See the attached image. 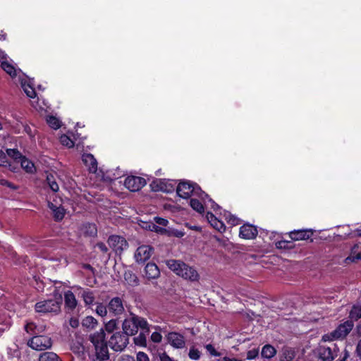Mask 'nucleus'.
I'll use <instances>...</instances> for the list:
<instances>
[{
	"label": "nucleus",
	"mask_w": 361,
	"mask_h": 361,
	"mask_svg": "<svg viewBox=\"0 0 361 361\" xmlns=\"http://www.w3.org/2000/svg\"><path fill=\"white\" fill-rule=\"evenodd\" d=\"M39 361H62L61 358L53 352H44L40 354Z\"/></svg>",
	"instance_id": "nucleus-25"
},
{
	"label": "nucleus",
	"mask_w": 361,
	"mask_h": 361,
	"mask_svg": "<svg viewBox=\"0 0 361 361\" xmlns=\"http://www.w3.org/2000/svg\"><path fill=\"white\" fill-rule=\"evenodd\" d=\"M47 182L53 192H56L59 191V185L56 183L54 176L51 173H49L47 176Z\"/></svg>",
	"instance_id": "nucleus-35"
},
{
	"label": "nucleus",
	"mask_w": 361,
	"mask_h": 361,
	"mask_svg": "<svg viewBox=\"0 0 361 361\" xmlns=\"http://www.w3.org/2000/svg\"><path fill=\"white\" fill-rule=\"evenodd\" d=\"M356 353L357 354V356L361 359V339L359 341L357 345Z\"/></svg>",
	"instance_id": "nucleus-55"
},
{
	"label": "nucleus",
	"mask_w": 361,
	"mask_h": 361,
	"mask_svg": "<svg viewBox=\"0 0 361 361\" xmlns=\"http://www.w3.org/2000/svg\"><path fill=\"white\" fill-rule=\"evenodd\" d=\"M108 310L114 316L121 315L125 312L123 300L119 297H114L108 304Z\"/></svg>",
	"instance_id": "nucleus-11"
},
{
	"label": "nucleus",
	"mask_w": 361,
	"mask_h": 361,
	"mask_svg": "<svg viewBox=\"0 0 361 361\" xmlns=\"http://www.w3.org/2000/svg\"><path fill=\"white\" fill-rule=\"evenodd\" d=\"M125 281L132 286L138 285V279L137 276L130 271H127L124 273Z\"/></svg>",
	"instance_id": "nucleus-28"
},
{
	"label": "nucleus",
	"mask_w": 361,
	"mask_h": 361,
	"mask_svg": "<svg viewBox=\"0 0 361 361\" xmlns=\"http://www.w3.org/2000/svg\"><path fill=\"white\" fill-rule=\"evenodd\" d=\"M103 253H106L108 252V247H106V245L102 243V242H99L98 243H97V245H96Z\"/></svg>",
	"instance_id": "nucleus-52"
},
{
	"label": "nucleus",
	"mask_w": 361,
	"mask_h": 361,
	"mask_svg": "<svg viewBox=\"0 0 361 361\" xmlns=\"http://www.w3.org/2000/svg\"><path fill=\"white\" fill-rule=\"evenodd\" d=\"M201 355V353L200 350L197 348H195L194 347L191 348L190 349L188 356L191 360H197L200 359Z\"/></svg>",
	"instance_id": "nucleus-44"
},
{
	"label": "nucleus",
	"mask_w": 361,
	"mask_h": 361,
	"mask_svg": "<svg viewBox=\"0 0 361 361\" xmlns=\"http://www.w3.org/2000/svg\"><path fill=\"white\" fill-rule=\"evenodd\" d=\"M6 38V34H0V40H5Z\"/></svg>",
	"instance_id": "nucleus-61"
},
{
	"label": "nucleus",
	"mask_w": 361,
	"mask_h": 361,
	"mask_svg": "<svg viewBox=\"0 0 361 361\" xmlns=\"http://www.w3.org/2000/svg\"><path fill=\"white\" fill-rule=\"evenodd\" d=\"M108 310V306L106 307L102 303L97 304L95 310L97 314L101 317H105L107 314Z\"/></svg>",
	"instance_id": "nucleus-43"
},
{
	"label": "nucleus",
	"mask_w": 361,
	"mask_h": 361,
	"mask_svg": "<svg viewBox=\"0 0 361 361\" xmlns=\"http://www.w3.org/2000/svg\"><path fill=\"white\" fill-rule=\"evenodd\" d=\"M97 324V320L92 316L85 317L82 321V326L88 329H94Z\"/></svg>",
	"instance_id": "nucleus-26"
},
{
	"label": "nucleus",
	"mask_w": 361,
	"mask_h": 361,
	"mask_svg": "<svg viewBox=\"0 0 361 361\" xmlns=\"http://www.w3.org/2000/svg\"><path fill=\"white\" fill-rule=\"evenodd\" d=\"M105 335L104 329H100L89 336L95 350L92 361H107L109 359L108 345L115 352H122L129 343V338L123 331L111 335L107 341Z\"/></svg>",
	"instance_id": "nucleus-1"
},
{
	"label": "nucleus",
	"mask_w": 361,
	"mask_h": 361,
	"mask_svg": "<svg viewBox=\"0 0 361 361\" xmlns=\"http://www.w3.org/2000/svg\"><path fill=\"white\" fill-rule=\"evenodd\" d=\"M82 267L85 269H87V270L91 271L92 273H94V269L90 264H84L82 265Z\"/></svg>",
	"instance_id": "nucleus-58"
},
{
	"label": "nucleus",
	"mask_w": 361,
	"mask_h": 361,
	"mask_svg": "<svg viewBox=\"0 0 361 361\" xmlns=\"http://www.w3.org/2000/svg\"><path fill=\"white\" fill-rule=\"evenodd\" d=\"M349 356H350V355H349L348 351L347 350H344V355H343V357L342 358V360H341V361H345V360H346L347 358H348V357H349Z\"/></svg>",
	"instance_id": "nucleus-59"
},
{
	"label": "nucleus",
	"mask_w": 361,
	"mask_h": 361,
	"mask_svg": "<svg viewBox=\"0 0 361 361\" xmlns=\"http://www.w3.org/2000/svg\"><path fill=\"white\" fill-rule=\"evenodd\" d=\"M350 319L357 320L361 317V307L354 305L349 314Z\"/></svg>",
	"instance_id": "nucleus-38"
},
{
	"label": "nucleus",
	"mask_w": 361,
	"mask_h": 361,
	"mask_svg": "<svg viewBox=\"0 0 361 361\" xmlns=\"http://www.w3.org/2000/svg\"><path fill=\"white\" fill-rule=\"evenodd\" d=\"M258 231L255 226L245 224L240 228L239 235L241 238L251 240L256 238Z\"/></svg>",
	"instance_id": "nucleus-14"
},
{
	"label": "nucleus",
	"mask_w": 361,
	"mask_h": 361,
	"mask_svg": "<svg viewBox=\"0 0 361 361\" xmlns=\"http://www.w3.org/2000/svg\"><path fill=\"white\" fill-rule=\"evenodd\" d=\"M151 339L154 343H160L162 339V336L159 332H153L151 335Z\"/></svg>",
	"instance_id": "nucleus-49"
},
{
	"label": "nucleus",
	"mask_w": 361,
	"mask_h": 361,
	"mask_svg": "<svg viewBox=\"0 0 361 361\" xmlns=\"http://www.w3.org/2000/svg\"><path fill=\"white\" fill-rule=\"evenodd\" d=\"M293 240H281L275 243V245L278 249L292 250L295 247Z\"/></svg>",
	"instance_id": "nucleus-31"
},
{
	"label": "nucleus",
	"mask_w": 361,
	"mask_h": 361,
	"mask_svg": "<svg viewBox=\"0 0 361 361\" xmlns=\"http://www.w3.org/2000/svg\"><path fill=\"white\" fill-rule=\"evenodd\" d=\"M160 361H174L166 353L159 355Z\"/></svg>",
	"instance_id": "nucleus-54"
},
{
	"label": "nucleus",
	"mask_w": 361,
	"mask_h": 361,
	"mask_svg": "<svg viewBox=\"0 0 361 361\" xmlns=\"http://www.w3.org/2000/svg\"><path fill=\"white\" fill-rule=\"evenodd\" d=\"M154 248L149 245H141L138 247L135 253V259L137 263H144L148 260L152 253Z\"/></svg>",
	"instance_id": "nucleus-10"
},
{
	"label": "nucleus",
	"mask_w": 361,
	"mask_h": 361,
	"mask_svg": "<svg viewBox=\"0 0 361 361\" xmlns=\"http://www.w3.org/2000/svg\"><path fill=\"white\" fill-rule=\"evenodd\" d=\"M206 217L214 228L221 233L226 231L224 224L221 221L219 220L212 212H207Z\"/></svg>",
	"instance_id": "nucleus-19"
},
{
	"label": "nucleus",
	"mask_w": 361,
	"mask_h": 361,
	"mask_svg": "<svg viewBox=\"0 0 361 361\" xmlns=\"http://www.w3.org/2000/svg\"><path fill=\"white\" fill-rule=\"evenodd\" d=\"M145 276L149 279H155L160 276V271L155 263H147L145 268Z\"/></svg>",
	"instance_id": "nucleus-18"
},
{
	"label": "nucleus",
	"mask_w": 361,
	"mask_h": 361,
	"mask_svg": "<svg viewBox=\"0 0 361 361\" xmlns=\"http://www.w3.org/2000/svg\"><path fill=\"white\" fill-rule=\"evenodd\" d=\"M136 361H149V359L145 353L138 352L136 356Z\"/></svg>",
	"instance_id": "nucleus-48"
},
{
	"label": "nucleus",
	"mask_w": 361,
	"mask_h": 361,
	"mask_svg": "<svg viewBox=\"0 0 361 361\" xmlns=\"http://www.w3.org/2000/svg\"><path fill=\"white\" fill-rule=\"evenodd\" d=\"M206 199H208V201L211 203V207L214 211H216L218 209H219L220 207L214 201H213L209 196H208V197H204V200H202L205 201Z\"/></svg>",
	"instance_id": "nucleus-53"
},
{
	"label": "nucleus",
	"mask_w": 361,
	"mask_h": 361,
	"mask_svg": "<svg viewBox=\"0 0 361 361\" xmlns=\"http://www.w3.org/2000/svg\"><path fill=\"white\" fill-rule=\"evenodd\" d=\"M259 355V349L254 348L250 350H248L247 353V360H253L255 359Z\"/></svg>",
	"instance_id": "nucleus-47"
},
{
	"label": "nucleus",
	"mask_w": 361,
	"mask_h": 361,
	"mask_svg": "<svg viewBox=\"0 0 361 361\" xmlns=\"http://www.w3.org/2000/svg\"><path fill=\"white\" fill-rule=\"evenodd\" d=\"M6 185H7L8 187L11 188H15L13 186V185H12V183H9V182H8V181H6Z\"/></svg>",
	"instance_id": "nucleus-62"
},
{
	"label": "nucleus",
	"mask_w": 361,
	"mask_h": 361,
	"mask_svg": "<svg viewBox=\"0 0 361 361\" xmlns=\"http://www.w3.org/2000/svg\"><path fill=\"white\" fill-rule=\"evenodd\" d=\"M19 162H20L21 167L27 172H33L35 168L34 164L31 161L28 160L25 157L23 156Z\"/></svg>",
	"instance_id": "nucleus-32"
},
{
	"label": "nucleus",
	"mask_w": 361,
	"mask_h": 361,
	"mask_svg": "<svg viewBox=\"0 0 361 361\" xmlns=\"http://www.w3.org/2000/svg\"><path fill=\"white\" fill-rule=\"evenodd\" d=\"M27 345L34 350L41 351L50 348L52 345V341L50 337L47 336H33L28 341Z\"/></svg>",
	"instance_id": "nucleus-7"
},
{
	"label": "nucleus",
	"mask_w": 361,
	"mask_h": 361,
	"mask_svg": "<svg viewBox=\"0 0 361 361\" xmlns=\"http://www.w3.org/2000/svg\"><path fill=\"white\" fill-rule=\"evenodd\" d=\"M48 207L52 211L53 216L55 221H59L63 219L65 212L62 207H57L51 202H48Z\"/></svg>",
	"instance_id": "nucleus-20"
},
{
	"label": "nucleus",
	"mask_w": 361,
	"mask_h": 361,
	"mask_svg": "<svg viewBox=\"0 0 361 361\" xmlns=\"http://www.w3.org/2000/svg\"><path fill=\"white\" fill-rule=\"evenodd\" d=\"M183 235V233H182V232H178L176 234V236H178V237H182Z\"/></svg>",
	"instance_id": "nucleus-64"
},
{
	"label": "nucleus",
	"mask_w": 361,
	"mask_h": 361,
	"mask_svg": "<svg viewBox=\"0 0 361 361\" xmlns=\"http://www.w3.org/2000/svg\"><path fill=\"white\" fill-rule=\"evenodd\" d=\"M0 166H8L11 171H15V169L9 164L6 154L2 150H0Z\"/></svg>",
	"instance_id": "nucleus-39"
},
{
	"label": "nucleus",
	"mask_w": 361,
	"mask_h": 361,
	"mask_svg": "<svg viewBox=\"0 0 361 361\" xmlns=\"http://www.w3.org/2000/svg\"><path fill=\"white\" fill-rule=\"evenodd\" d=\"M175 183L166 180H159L152 183V188L154 191H162L166 193L172 192L175 188Z\"/></svg>",
	"instance_id": "nucleus-12"
},
{
	"label": "nucleus",
	"mask_w": 361,
	"mask_h": 361,
	"mask_svg": "<svg viewBox=\"0 0 361 361\" xmlns=\"http://www.w3.org/2000/svg\"><path fill=\"white\" fill-rule=\"evenodd\" d=\"M107 243L109 247L117 254H121L128 247V243L126 238L120 235H110L108 238Z\"/></svg>",
	"instance_id": "nucleus-8"
},
{
	"label": "nucleus",
	"mask_w": 361,
	"mask_h": 361,
	"mask_svg": "<svg viewBox=\"0 0 361 361\" xmlns=\"http://www.w3.org/2000/svg\"><path fill=\"white\" fill-rule=\"evenodd\" d=\"M276 354V350L271 345H265L261 352V355L263 357L271 359Z\"/></svg>",
	"instance_id": "nucleus-24"
},
{
	"label": "nucleus",
	"mask_w": 361,
	"mask_h": 361,
	"mask_svg": "<svg viewBox=\"0 0 361 361\" xmlns=\"http://www.w3.org/2000/svg\"><path fill=\"white\" fill-rule=\"evenodd\" d=\"M176 192L179 197L184 199H188L192 195L202 200L208 197V195L197 183L189 180L180 181L176 188Z\"/></svg>",
	"instance_id": "nucleus-5"
},
{
	"label": "nucleus",
	"mask_w": 361,
	"mask_h": 361,
	"mask_svg": "<svg viewBox=\"0 0 361 361\" xmlns=\"http://www.w3.org/2000/svg\"><path fill=\"white\" fill-rule=\"evenodd\" d=\"M6 154L8 157L17 161H20L23 157L17 149H7Z\"/></svg>",
	"instance_id": "nucleus-37"
},
{
	"label": "nucleus",
	"mask_w": 361,
	"mask_h": 361,
	"mask_svg": "<svg viewBox=\"0 0 361 361\" xmlns=\"http://www.w3.org/2000/svg\"><path fill=\"white\" fill-rule=\"evenodd\" d=\"M290 238L293 241L305 240L310 239L313 235L312 229H298L290 231L288 233Z\"/></svg>",
	"instance_id": "nucleus-13"
},
{
	"label": "nucleus",
	"mask_w": 361,
	"mask_h": 361,
	"mask_svg": "<svg viewBox=\"0 0 361 361\" xmlns=\"http://www.w3.org/2000/svg\"><path fill=\"white\" fill-rule=\"evenodd\" d=\"M62 300L61 294L55 290L53 293V298L37 302L35 305V310L39 313L58 314L61 311Z\"/></svg>",
	"instance_id": "nucleus-4"
},
{
	"label": "nucleus",
	"mask_w": 361,
	"mask_h": 361,
	"mask_svg": "<svg viewBox=\"0 0 361 361\" xmlns=\"http://www.w3.org/2000/svg\"><path fill=\"white\" fill-rule=\"evenodd\" d=\"M1 66L3 68V70L5 71L11 77H15L16 75V71L15 68L8 62H2Z\"/></svg>",
	"instance_id": "nucleus-36"
},
{
	"label": "nucleus",
	"mask_w": 361,
	"mask_h": 361,
	"mask_svg": "<svg viewBox=\"0 0 361 361\" xmlns=\"http://www.w3.org/2000/svg\"><path fill=\"white\" fill-rule=\"evenodd\" d=\"M357 332L360 336H361V322L357 326Z\"/></svg>",
	"instance_id": "nucleus-60"
},
{
	"label": "nucleus",
	"mask_w": 361,
	"mask_h": 361,
	"mask_svg": "<svg viewBox=\"0 0 361 361\" xmlns=\"http://www.w3.org/2000/svg\"><path fill=\"white\" fill-rule=\"evenodd\" d=\"M61 143L68 148H71L74 146V142L66 135H62L60 137Z\"/></svg>",
	"instance_id": "nucleus-40"
},
{
	"label": "nucleus",
	"mask_w": 361,
	"mask_h": 361,
	"mask_svg": "<svg viewBox=\"0 0 361 361\" xmlns=\"http://www.w3.org/2000/svg\"><path fill=\"white\" fill-rule=\"evenodd\" d=\"M217 361H242L241 360H238L236 358H230L228 357H224L222 360H217Z\"/></svg>",
	"instance_id": "nucleus-56"
},
{
	"label": "nucleus",
	"mask_w": 361,
	"mask_h": 361,
	"mask_svg": "<svg viewBox=\"0 0 361 361\" xmlns=\"http://www.w3.org/2000/svg\"><path fill=\"white\" fill-rule=\"evenodd\" d=\"M228 221L232 225H235L238 224V219L235 216H231Z\"/></svg>",
	"instance_id": "nucleus-57"
},
{
	"label": "nucleus",
	"mask_w": 361,
	"mask_h": 361,
	"mask_svg": "<svg viewBox=\"0 0 361 361\" xmlns=\"http://www.w3.org/2000/svg\"><path fill=\"white\" fill-rule=\"evenodd\" d=\"M79 324V319L76 317H71L69 319V325L74 329L78 327Z\"/></svg>",
	"instance_id": "nucleus-51"
},
{
	"label": "nucleus",
	"mask_w": 361,
	"mask_h": 361,
	"mask_svg": "<svg viewBox=\"0 0 361 361\" xmlns=\"http://www.w3.org/2000/svg\"><path fill=\"white\" fill-rule=\"evenodd\" d=\"M81 296L87 305L93 304L95 299L94 293L90 290H82Z\"/></svg>",
	"instance_id": "nucleus-29"
},
{
	"label": "nucleus",
	"mask_w": 361,
	"mask_h": 361,
	"mask_svg": "<svg viewBox=\"0 0 361 361\" xmlns=\"http://www.w3.org/2000/svg\"><path fill=\"white\" fill-rule=\"evenodd\" d=\"M336 356L331 347L320 346L318 348V357L322 361H332Z\"/></svg>",
	"instance_id": "nucleus-17"
},
{
	"label": "nucleus",
	"mask_w": 361,
	"mask_h": 361,
	"mask_svg": "<svg viewBox=\"0 0 361 361\" xmlns=\"http://www.w3.org/2000/svg\"><path fill=\"white\" fill-rule=\"evenodd\" d=\"M145 185V179L139 176H128L124 181V185L126 186V188L133 192L140 190Z\"/></svg>",
	"instance_id": "nucleus-9"
},
{
	"label": "nucleus",
	"mask_w": 361,
	"mask_h": 361,
	"mask_svg": "<svg viewBox=\"0 0 361 361\" xmlns=\"http://www.w3.org/2000/svg\"><path fill=\"white\" fill-rule=\"evenodd\" d=\"M105 329L104 332H106L108 334L112 335L116 334V332L121 331L118 326V321L117 319H111L105 324Z\"/></svg>",
	"instance_id": "nucleus-22"
},
{
	"label": "nucleus",
	"mask_w": 361,
	"mask_h": 361,
	"mask_svg": "<svg viewBox=\"0 0 361 361\" xmlns=\"http://www.w3.org/2000/svg\"><path fill=\"white\" fill-rule=\"evenodd\" d=\"M190 205L194 210L197 211V212H199L200 214H202L204 212V207L202 203L200 200H198L195 198H192L190 200Z\"/></svg>",
	"instance_id": "nucleus-34"
},
{
	"label": "nucleus",
	"mask_w": 361,
	"mask_h": 361,
	"mask_svg": "<svg viewBox=\"0 0 361 361\" xmlns=\"http://www.w3.org/2000/svg\"><path fill=\"white\" fill-rule=\"evenodd\" d=\"M22 87L24 90V92L27 94V97L30 98H35L36 96L35 90L33 87H32L29 85H25V83H22Z\"/></svg>",
	"instance_id": "nucleus-42"
},
{
	"label": "nucleus",
	"mask_w": 361,
	"mask_h": 361,
	"mask_svg": "<svg viewBox=\"0 0 361 361\" xmlns=\"http://www.w3.org/2000/svg\"><path fill=\"white\" fill-rule=\"evenodd\" d=\"M168 342L176 348H183L185 347V338L183 335L177 332H170L167 335Z\"/></svg>",
	"instance_id": "nucleus-15"
},
{
	"label": "nucleus",
	"mask_w": 361,
	"mask_h": 361,
	"mask_svg": "<svg viewBox=\"0 0 361 361\" xmlns=\"http://www.w3.org/2000/svg\"><path fill=\"white\" fill-rule=\"evenodd\" d=\"M353 326V322L351 320H348L344 323L340 324L330 334L324 335L323 336V339L324 341H330L333 339L343 338L350 333Z\"/></svg>",
	"instance_id": "nucleus-6"
},
{
	"label": "nucleus",
	"mask_w": 361,
	"mask_h": 361,
	"mask_svg": "<svg viewBox=\"0 0 361 361\" xmlns=\"http://www.w3.org/2000/svg\"><path fill=\"white\" fill-rule=\"evenodd\" d=\"M85 226L87 229L86 231V232L90 235L94 236V235H95L97 234V230L95 224H85Z\"/></svg>",
	"instance_id": "nucleus-45"
},
{
	"label": "nucleus",
	"mask_w": 361,
	"mask_h": 361,
	"mask_svg": "<svg viewBox=\"0 0 361 361\" xmlns=\"http://www.w3.org/2000/svg\"><path fill=\"white\" fill-rule=\"evenodd\" d=\"M47 123L51 128L55 130L61 127L60 121L54 116H49L47 119Z\"/></svg>",
	"instance_id": "nucleus-41"
},
{
	"label": "nucleus",
	"mask_w": 361,
	"mask_h": 361,
	"mask_svg": "<svg viewBox=\"0 0 361 361\" xmlns=\"http://www.w3.org/2000/svg\"><path fill=\"white\" fill-rule=\"evenodd\" d=\"M154 220L157 224H158L161 226H166L169 223L167 219L161 218V217H158V216L154 217Z\"/></svg>",
	"instance_id": "nucleus-50"
},
{
	"label": "nucleus",
	"mask_w": 361,
	"mask_h": 361,
	"mask_svg": "<svg viewBox=\"0 0 361 361\" xmlns=\"http://www.w3.org/2000/svg\"><path fill=\"white\" fill-rule=\"evenodd\" d=\"M64 301L65 305L71 310L75 309L77 306V300L75 299V295L70 290H68L65 293Z\"/></svg>",
	"instance_id": "nucleus-23"
},
{
	"label": "nucleus",
	"mask_w": 361,
	"mask_h": 361,
	"mask_svg": "<svg viewBox=\"0 0 361 361\" xmlns=\"http://www.w3.org/2000/svg\"><path fill=\"white\" fill-rule=\"evenodd\" d=\"M355 258L356 259H361V252L358 253Z\"/></svg>",
	"instance_id": "nucleus-63"
},
{
	"label": "nucleus",
	"mask_w": 361,
	"mask_h": 361,
	"mask_svg": "<svg viewBox=\"0 0 361 361\" xmlns=\"http://www.w3.org/2000/svg\"><path fill=\"white\" fill-rule=\"evenodd\" d=\"M131 315V317L125 319L122 323L123 332L128 338L135 335L139 328L149 333V324L145 318L133 314Z\"/></svg>",
	"instance_id": "nucleus-3"
},
{
	"label": "nucleus",
	"mask_w": 361,
	"mask_h": 361,
	"mask_svg": "<svg viewBox=\"0 0 361 361\" xmlns=\"http://www.w3.org/2000/svg\"><path fill=\"white\" fill-rule=\"evenodd\" d=\"M295 357V351L290 348H283L282 350L281 361H291Z\"/></svg>",
	"instance_id": "nucleus-27"
},
{
	"label": "nucleus",
	"mask_w": 361,
	"mask_h": 361,
	"mask_svg": "<svg viewBox=\"0 0 361 361\" xmlns=\"http://www.w3.org/2000/svg\"><path fill=\"white\" fill-rule=\"evenodd\" d=\"M71 350L77 355H80L84 353L85 348L80 341H72L71 343Z\"/></svg>",
	"instance_id": "nucleus-33"
},
{
	"label": "nucleus",
	"mask_w": 361,
	"mask_h": 361,
	"mask_svg": "<svg viewBox=\"0 0 361 361\" xmlns=\"http://www.w3.org/2000/svg\"><path fill=\"white\" fill-rule=\"evenodd\" d=\"M149 333H147L145 330H142V331L139 334L137 337L134 338V343L137 345L145 347L147 345V335Z\"/></svg>",
	"instance_id": "nucleus-30"
},
{
	"label": "nucleus",
	"mask_w": 361,
	"mask_h": 361,
	"mask_svg": "<svg viewBox=\"0 0 361 361\" xmlns=\"http://www.w3.org/2000/svg\"><path fill=\"white\" fill-rule=\"evenodd\" d=\"M83 164L87 167L89 172L96 173L97 171V161L94 157L90 153L83 154L82 156Z\"/></svg>",
	"instance_id": "nucleus-16"
},
{
	"label": "nucleus",
	"mask_w": 361,
	"mask_h": 361,
	"mask_svg": "<svg viewBox=\"0 0 361 361\" xmlns=\"http://www.w3.org/2000/svg\"><path fill=\"white\" fill-rule=\"evenodd\" d=\"M166 264L169 269L186 280L195 282L200 279L197 271L180 260L169 259L166 260Z\"/></svg>",
	"instance_id": "nucleus-2"
},
{
	"label": "nucleus",
	"mask_w": 361,
	"mask_h": 361,
	"mask_svg": "<svg viewBox=\"0 0 361 361\" xmlns=\"http://www.w3.org/2000/svg\"><path fill=\"white\" fill-rule=\"evenodd\" d=\"M205 348L207 350V351L212 355V356H214V357H219V356H221V353L217 352L215 349V348L213 346V345L212 344H207L205 345Z\"/></svg>",
	"instance_id": "nucleus-46"
},
{
	"label": "nucleus",
	"mask_w": 361,
	"mask_h": 361,
	"mask_svg": "<svg viewBox=\"0 0 361 361\" xmlns=\"http://www.w3.org/2000/svg\"><path fill=\"white\" fill-rule=\"evenodd\" d=\"M25 329L28 334L37 336V334L44 331L45 326L44 325H37L33 322H30L25 325Z\"/></svg>",
	"instance_id": "nucleus-21"
}]
</instances>
